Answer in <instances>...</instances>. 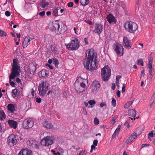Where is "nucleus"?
<instances>
[{
	"label": "nucleus",
	"instance_id": "obj_43",
	"mask_svg": "<svg viewBox=\"0 0 155 155\" xmlns=\"http://www.w3.org/2000/svg\"><path fill=\"white\" fill-rule=\"evenodd\" d=\"M86 153V151L85 150H84L83 151H81L79 153V155H85Z\"/></svg>",
	"mask_w": 155,
	"mask_h": 155
},
{
	"label": "nucleus",
	"instance_id": "obj_10",
	"mask_svg": "<svg viewBox=\"0 0 155 155\" xmlns=\"http://www.w3.org/2000/svg\"><path fill=\"white\" fill-rule=\"evenodd\" d=\"M34 125V122L30 119H25L23 123V127L25 129H28L32 127Z\"/></svg>",
	"mask_w": 155,
	"mask_h": 155
},
{
	"label": "nucleus",
	"instance_id": "obj_50",
	"mask_svg": "<svg viewBox=\"0 0 155 155\" xmlns=\"http://www.w3.org/2000/svg\"><path fill=\"white\" fill-rule=\"evenodd\" d=\"M83 110L82 111V113L84 115H87V112L86 109L84 107H83Z\"/></svg>",
	"mask_w": 155,
	"mask_h": 155
},
{
	"label": "nucleus",
	"instance_id": "obj_54",
	"mask_svg": "<svg viewBox=\"0 0 155 155\" xmlns=\"http://www.w3.org/2000/svg\"><path fill=\"white\" fill-rule=\"evenodd\" d=\"M51 152L54 153V154L55 155H60V153L58 152H57L56 153H55V151L54 150H52Z\"/></svg>",
	"mask_w": 155,
	"mask_h": 155
},
{
	"label": "nucleus",
	"instance_id": "obj_2",
	"mask_svg": "<svg viewBox=\"0 0 155 155\" xmlns=\"http://www.w3.org/2000/svg\"><path fill=\"white\" fill-rule=\"evenodd\" d=\"M50 28L57 35L63 34L67 30L66 26L61 21H57L52 22Z\"/></svg>",
	"mask_w": 155,
	"mask_h": 155
},
{
	"label": "nucleus",
	"instance_id": "obj_32",
	"mask_svg": "<svg viewBox=\"0 0 155 155\" xmlns=\"http://www.w3.org/2000/svg\"><path fill=\"white\" fill-rule=\"evenodd\" d=\"M148 135L151 137H155V131L154 130H152L148 134Z\"/></svg>",
	"mask_w": 155,
	"mask_h": 155
},
{
	"label": "nucleus",
	"instance_id": "obj_28",
	"mask_svg": "<svg viewBox=\"0 0 155 155\" xmlns=\"http://www.w3.org/2000/svg\"><path fill=\"white\" fill-rule=\"evenodd\" d=\"M50 48L52 54L55 55L57 54V51L55 49L54 47L53 46V45H51Z\"/></svg>",
	"mask_w": 155,
	"mask_h": 155
},
{
	"label": "nucleus",
	"instance_id": "obj_23",
	"mask_svg": "<svg viewBox=\"0 0 155 155\" xmlns=\"http://www.w3.org/2000/svg\"><path fill=\"white\" fill-rule=\"evenodd\" d=\"M129 115L130 116L135 117L136 115L135 110L133 109H131L128 111Z\"/></svg>",
	"mask_w": 155,
	"mask_h": 155
},
{
	"label": "nucleus",
	"instance_id": "obj_22",
	"mask_svg": "<svg viewBox=\"0 0 155 155\" xmlns=\"http://www.w3.org/2000/svg\"><path fill=\"white\" fill-rule=\"evenodd\" d=\"M12 93L13 94V95H12L13 97L14 98H15L17 96L19 95L20 91L18 89H15L12 90Z\"/></svg>",
	"mask_w": 155,
	"mask_h": 155
},
{
	"label": "nucleus",
	"instance_id": "obj_59",
	"mask_svg": "<svg viewBox=\"0 0 155 155\" xmlns=\"http://www.w3.org/2000/svg\"><path fill=\"white\" fill-rule=\"evenodd\" d=\"M15 80L18 83H20L21 82V80L18 78H17L15 79Z\"/></svg>",
	"mask_w": 155,
	"mask_h": 155
},
{
	"label": "nucleus",
	"instance_id": "obj_13",
	"mask_svg": "<svg viewBox=\"0 0 155 155\" xmlns=\"http://www.w3.org/2000/svg\"><path fill=\"white\" fill-rule=\"evenodd\" d=\"M95 33H97L99 35L101 33L103 29V25L100 24L96 23Z\"/></svg>",
	"mask_w": 155,
	"mask_h": 155
},
{
	"label": "nucleus",
	"instance_id": "obj_27",
	"mask_svg": "<svg viewBox=\"0 0 155 155\" xmlns=\"http://www.w3.org/2000/svg\"><path fill=\"white\" fill-rule=\"evenodd\" d=\"M18 67L17 65H13L12 68V71L14 72L19 73L18 72Z\"/></svg>",
	"mask_w": 155,
	"mask_h": 155
},
{
	"label": "nucleus",
	"instance_id": "obj_9",
	"mask_svg": "<svg viewBox=\"0 0 155 155\" xmlns=\"http://www.w3.org/2000/svg\"><path fill=\"white\" fill-rule=\"evenodd\" d=\"M113 48L115 51L116 52L118 55L119 56H121L123 55L122 53L123 49L122 45L118 43H115L113 45Z\"/></svg>",
	"mask_w": 155,
	"mask_h": 155
},
{
	"label": "nucleus",
	"instance_id": "obj_39",
	"mask_svg": "<svg viewBox=\"0 0 155 155\" xmlns=\"http://www.w3.org/2000/svg\"><path fill=\"white\" fill-rule=\"evenodd\" d=\"M116 100L114 98H112V104L114 107H115L116 106Z\"/></svg>",
	"mask_w": 155,
	"mask_h": 155
},
{
	"label": "nucleus",
	"instance_id": "obj_55",
	"mask_svg": "<svg viewBox=\"0 0 155 155\" xmlns=\"http://www.w3.org/2000/svg\"><path fill=\"white\" fill-rule=\"evenodd\" d=\"M98 141L97 140H94L93 141V144L96 146H97V144Z\"/></svg>",
	"mask_w": 155,
	"mask_h": 155
},
{
	"label": "nucleus",
	"instance_id": "obj_58",
	"mask_svg": "<svg viewBox=\"0 0 155 155\" xmlns=\"http://www.w3.org/2000/svg\"><path fill=\"white\" fill-rule=\"evenodd\" d=\"M141 78L143 77L145 75L144 70H142L141 71Z\"/></svg>",
	"mask_w": 155,
	"mask_h": 155
},
{
	"label": "nucleus",
	"instance_id": "obj_1",
	"mask_svg": "<svg viewBox=\"0 0 155 155\" xmlns=\"http://www.w3.org/2000/svg\"><path fill=\"white\" fill-rule=\"evenodd\" d=\"M85 54L86 58L84 61V67L87 70L93 71L97 64V54L93 49H91L87 50Z\"/></svg>",
	"mask_w": 155,
	"mask_h": 155
},
{
	"label": "nucleus",
	"instance_id": "obj_18",
	"mask_svg": "<svg viewBox=\"0 0 155 155\" xmlns=\"http://www.w3.org/2000/svg\"><path fill=\"white\" fill-rule=\"evenodd\" d=\"M8 123L10 126L14 129H16L17 127V124L16 121L9 120H8Z\"/></svg>",
	"mask_w": 155,
	"mask_h": 155
},
{
	"label": "nucleus",
	"instance_id": "obj_34",
	"mask_svg": "<svg viewBox=\"0 0 155 155\" xmlns=\"http://www.w3.org/2000/svg\"><path fill=\"white\" fill-rule=\"evenodd\" d=\"M137 64L138 65H140L142 66H143V60L142 59H139L137 60Z\"/></svg>",
	"mask_w": 155,
	"mask_h": 155
},
{
	"label": "nucleus",
	"instance_id": "obj_12",
	"mask_svg": "<svg viewBox=\"0 0 155 155\" xmlns=\"http://www.w3.org/2000/svg\"><path fill=\"white\" fill-rule=\"evenodd\" d=\"M123 45L127 49H130L131 48V46L130 40L126 37H124L123 38Z\"/></svg>",
	"mask_w": 155,
	"mask_h": 155
},
{
	"label": "nucleus",
	"instance_id": "obj_46",
	"mask_svg": "<svg viewBox=\"0 0 155 155\" xmlns=\"http://www.w3.org/2000/svg\"><path fill=\"white\" fill-rule=\"evenodd\" d=\"M147 67L149 68V69H152V63H149L147 64Z\"/></svg>",
	"mask_w": 155,
	"mask_h": 155
},
{
	"label": "nucleus",
	"instance_id": "obj_49",
	"mask_svg": "<svg viewBox=\"0 0 155 155\" xmlns=\"http://www.w3.org/2000/svg\"><path fill=\"white\" fill-rule=\"evenodd\" d=\"M74 5L73 3L72 2H70L68 4V7H71Z\"/></svg>",
	"mask_w": 155,
	"mask_h": 155
},
{
	"label": "nucleus",
	"instance_id": "obj_36",
	"mask_svg": "<svg viewBox=\"0 0 155 155\" xmlns=\"http://www.w3.org/2000/svg\"><path fill=\"white\" fill-rule=\"evenodd\" d=\"M88 103L90 105H92L93 104H95L96 102L94 100H91L88 101Z\"/></svg>",
	"mask_w": 155,
	"mask_h": 155
},
{
	"label": "nucleus",
	"instance_id": "obj_60",
	"mask_svg": "<svg viewBox=\"0 0 155 155\" xmlns=\"http://www.w3.org/2000/svg\"><path fill=\"white\" fill-rule=\"evenodd\" d=\"M45 65L46 66H48L49 68L51 69H53V66L50 65L49 64H45Z\"/></svg>",
	"mask_w": 155,
	"mask_h": 155
},
{
	"label": "nucleus",
	"instance_id": "obj_41",
	"mask_svg": "<svg viewBox=\"0 0 155 155\" xmlns=\"http://www.w3.org/2000/svg\"><path fill=\"white\" fill-rule=\"evenodd\" d=\"M0 114L2 115L3 118H5V114L2 110H0Z\"/></svg>",
	"mask_w": 155,
	"mask_h": 155
},
{
	"label": "nucleus",
	"instance_id": "obj_4",
	"mask_svg": "<svg viewBox=\"0 0 155 155\" xmlns=\"http://www.w3.org/2000/svg\"><path fill=\"white\" fill-rule=\"evenodd\" d=\"M111 70L108 66H105L101 70V75L102 80L107 81L111 75Z\"/></svg>",
	"mask_w": 155,
	"mask_h": 155
},
{
	"label": "nucleus",
	"instance_id": "obj_52",
	"mask_svg": "<svg viewBox=\"0 0 155 155\" xmlns=\"http://www.w3.org/2000/svg\"><path fill=\"white\" fill-rule=\"evenodd\" d=\"M36 101L38 103H41V99L40 98L37 97L36 99Z\"/></svg>",
	"mask_w": 155,
	"mask_h": 155
},
{
	"label": "nucleus",
	"instance_id": "obj_15",
	"mask_svg": "<svg viewBox=\"0 0 155 155\" xmlns=\"http://www.w3.org/2000/svg\"><path fill=\"white\" fill-rule=\"evenodd\" d=\"M30 39L31 40V39L30 38V37H25L24 38L23 43V48L26 47L27 45L30 44Z\"/></svg>",
	"mask_w": 155,
	"mask_h": 155
},
{
	"label": "nucleus",
	"instance_id": "obj_48",
	"mask_svg": "<svg viewBox=\"0 0 155 155\" xmlns=\"http://www.w3.org/2000/svg\"><path fill=\"white\" fill-rule=\"evenodd\" d=\"M45 11H42V12H40L38 13V14H39V15H40L42 17V16H44L45 15Z\"/></svg>",
	"mask_w": 155,
	"mask_h": 155
},
{
	"label": "nucleus",
	"instance_id": "obj_30",
	"mask_svg": "<svg viewBox=\"0 0 155 155\" xmlns=\"http://www.w3.org/2000/svg\"><path fill=\"white\" fill-rule=\"evenodd\" d=\"M53 64L55 65V66L57 67H58L59 62L58 59L55 58H53Z\"/></svg>",
	"mask_w": 155,
	"mask_h": 155
},
{
	"label": "nucleus",
	"instance_id": "obj_56",
	"mask_svg": "<svg viewBox=\"0 0 155 155\" xmlns=\"http://www.w3.org/2000/svg\"><path fill=\"white\" fill-rule=\"evenodd\" d=\"M5 14L7 16H9L10 15V12L8 11H6L5 12Z\"/></svg>",
	"mask_w": 155,
	"mask_h": 155
},
{
	"label": "nucleus",
	"instance_id": "obj_37",
	"mask_svg": "<svg viewBox=\"0 0 155 155\" xmlns=\"http://www.w3.org/2000/svg\"><path fill=\"white\" fill-rule=\"evenodd\" d=\"M130 119H128L127 121H126L124 123V124L125 126L128 127H129L130 126L129 124V123L130 122Z\"/></svg>",
	"mask_w": 155,
	"mask_h": 155
},
{
	"label": "nucleus",
	"instance_id": "obj_63",
	"mask_svg": "<svg viewBox=\"0 0 155 155\" xmlns=\"http://www.w3.org/2000/svg\"><path fill=\"white\" fill-rule=\"evenodd\" d=\"M115 122V119H112L110 121L111 124H112V125H113Z\"/></svg>",
	"mask_w": 155,
	"mask_h": 155
},
{
	"label": "nucleus",
	"instance_id": "obj_45",
	"mask_svg": "<svg viewBox=\"0 0 155 155\" xmlns=\"http://www.w3.org/2000/svg\"><path fill=\"white\" fill-rule=\"evenodd\" d=\"M121 127V126L120 125H119L117 127V128L115 132H116L117 133H118V132L120 130V129Z\"/></svg>",
	"mask_w": 155,
	"mask_h": 155
},
{
	"label": "nucleus",
	"instance_id": "obj_31",
	"mask_svg": "<svg viewBox=\"0 0 155 155\" xmlns=\"http://www.w3.org/2000/svg\"><path fill=\"white\" fill-rule=\"evenodd\" d=\"M59 9H58L56 8L52 12V15L54 16L55 17H57L58 16V10H59Z\"/></svg>",
	"mask_w": 155,
	"mask_h": 155
},
{
	"label": "nucleus",
	"instance_id": "obj_20",
	"mask_svg": "<svg viewBox=\"0 0 155 155\" xmlns=\"http://www.w3.org/2000/svg\"><path fill=\"white\" fill-rule=\"evenodd\" d=\"M48 74V73L45 70H42L40 71L38 73V75L40 78H44L46 77Z\"/></svg>",
	"mask_w": 155,
	"mask_h": 155
},
{
	"label": "nucleus",
	"instance_id": "obj_5",
	"mask_svg": "<svg viewBox=\"0 0 155 155\" xmlns=\"http://www.w3.org/2000/svg\"><path fill=\"white\" fill-rule=\"evenodd\" d=\"M79 42L76 38H75L74 40H72L70 43L66 45L67 48L70 50H77L79 48Z\"/></svg>",
	"mask_w": 155,
	"mask_h": 155
},
{
	"label": "nucleus",
	"instance_id": "obj_6",
	"mask_svg": "<svg viewBox=\"0 0 155 155\" xmlns=\"http://www.w3.org/2000/svg\"><path fill=\"white\" fill-rule=\"evenodd\" d=\"M54 140V138L52 136H47L42 139L41 143L43 146H48L52 144Z\"/></svg>",
	"mask_w": 155,
	"mask_h": 155
},
{
	"label": "nucleus",
	"instance_id": "obj_35",
	"mask_svg": "<svg viewBox=\"0 0 155 155\" xmlns=\"http://www.w3.org/2000/svg\"><path fill=\"white\" fill-rule=\"evenodd\" d=\"M94 122L95 125H97L99 123V120L98 118L96 117L94 119Z\"/></svg>",
	"mask_w": 155,
	"mask_h": 155
},
{
	"label": "nucleus",
	"instance_id": "obj_42",
	"mask_svg": "<svg viewBox=\"0 0 155 155\" xmlns=\"http://www.w3.org/2000/svg\"><path fill=\"white\" fill-rule=\"evenodd\" d=\"M18 60L17 59H14L13 60V65H17Z\"/></svg>",
	"mask_w": 155,
	"mask_h": 155
},
{
	"label": "nucleus",
	"instance_id": "obj_38",
	"mask_svg": "<svg viewBox=\"0 0 155 155\" xmlns=\"http://www.w3.org/2000/svg\"><path fill=\"white\" fill-rule=\"evenodd\" d=\"M25 149L21 150L19 152L18 155H25Z\"/></svg>",
	"mask_w": 155,
	"mask_h": 155
},
{
	"label": "nucleus",
	"instance_id": "obj_51",
	"mask_svg": "<svg viewBox=\"0 0 155 155\" xmlns=\"http://www.w3.org/2000/svg\"><path fill=\"white\" fill-rule=\"evenodd\" d=\"M106 103L104 102H102L100 104V106L101 107H103L104 106H106Z\"/></svg>",
	"mask_w": 155,
	"mask_h": 155
},
{
	"label": "nucleus",
	"instance_id": "obj_16",
	"mask_svg": "<svg viewBox=\"0 0 155 155\" xmlns=\"http://www.w3.org/2000/svg\"><path fill=\"white\" fill-rule=\"evenodd\" d=\"M16 106L15 104H9L7 106L8 110L12 113H13L16 110Z\"/></svg>",
	"mask_w": 155,
	"mask_h": 155
},
{
	"label": "nucleus",
	"instance_id": "obj_29",
	"mask_svg": "<svg viewBox=\"0 0 155 155\" xmlns=\"http://www.w3.org/2000/svg\"><path fill=\"white\" fill-rule=\"evenodd\" d=\"M133 101L127 102L124 105V107L128 108L133 103Z\"/></svg>",
	"mask_w": 155,
	"mask_h": 155
},
{
	"label": "nucleus",
	"instance_id": "obj_17",
	"mask_svg": "<svg viewBox=\"0 0 155 155\" xmlns=\"http://www.w3.org/2000/svg\"><path fill=\"white\" fill-rule=\"evenodd\" d=\"M92 86L94 90L97 91L100 87V85L98 81L95 80L92 82Z\"/></svg>",
	"mask_w": 155,
	"mask_h": 155
},
{
	"label": "nucleus",
	"instance_id": "obj_40",
	"mask_svg": "<svg viewBox=\"0 0 155 155\" xmlns=\"http://www.w3.org/2000/svg\"><path fill=\"white\" fill-rule=\"evenodd\" d=\"M6 35V33L4 31L1 30H0V36H5Z\"/></svg>",
	"mask_w": 155,
	"mask_h": 155
},
{
	"label": "nucleus",
	"instance_id": "obj_57",
	"mask_svg": "<svg viewBox=\"0 0 155 155\" xmlns=\"http://www.w3.org/2000/svg\"><path fill=\"white\" fill-rule=\"evenodd\" d=\"M117 94L118 97H120V91L118 90L117 92Z\"/></svg>",
	"mask_w": 155,
	"mask_h": 155
},
{
	"label": "nucleus",
	"instance_id": "obj_3",
	"mask_svg": "<svg viewBox=\"0 0 155 155\" xmlns=\"http://www.w3.org/2000/svg\"><path fill=\"white\" fill-rule=\"evenodd\" d=\"M124 28L127 31L132 33H134L138 28L136 23L130 21H127L125 22Z\"/></svg>",
	"mask_w": 155,
	"mask_h": 155
},
{
	"label": "nucleus",
	"instance_id": "obj_24",
	"mask_svg": "<svg viewBox=\"0 0 155 155\" xmlns=\"http://www.w3.org/2000/svg\"><path fill=\"white\" fill-rule=\"evenodd\" d=\"M48 5V3L47 2H45V0H42V1L40 3V6H41L42 8H45L46 6Z\"/></svg>",
	"mask_w": 155,
	"mask_h": 155
},
{
	"label": "nucleus",
	"instance_id": "obj_14",
	"mask_svg": "<svg viewBox=\"0 0 155 155\" xmlns=\"http://www.w3.org/2000/svg\"><path fill=\"white\" fill-rule=\"evenodd\" d=\"M138 135L136 133L134 132L127 139L126 143L128 144L137 138Z\"/></svg>",
	"mask_w": 155,
	"mask_h": 155
},
{
	"label": "nucleus",
	"instance_id": "obj_62",
	"mask_svg": "<svg viewBox=\"0 0 155 155\" xmlns=\"http://www.w3.org/2000/svg\"><path fill=\"white\" fill-rule=\"evenodd\" d=\"M152 70V69H149V74L152 77H153Z\"/></svg>",
	"mask_w": 155,
	"mask_h": 155
},
{
	"label": "nucleus",
	"instance_id": "obj_61",
	"mask_svg": "<svg viewBox=\"0 0 155 155\" xmlns=\"http://www.w3.org/2000/svg\"><path fill=\"white\" fill-rule=\"evenodd\" d=\"M80 86L83 88H84L85 87V84L83 82H82L80 83Z\"/></svg>",
	"mask_w": 155,
	"mask_h": 155
},
{
	"label": "nucleus",
	"instance_id": "obj_7",
	"mask_svg": "<svg viewBox=\"0 0 155 155\" xmlns=\"http://www.w3.org/2000/svg\"><path fill=\"white\" fill-rule=\"evenodd\" d=\"M48 86L46 82H42L40 84L38 87V90L40 94L43 96L46 94V92L48 90Z\"/></svg>",
	"mask_w": 155,
	"mask_h": 155
},
{
	"label": "nucleus",
	"instance_id": "obj_33",
	"mask_svg": "<svg viewBox=\"0 0 155 155\" xmlns=\"http://www.w3.org/2000/svg\"><path fill=\"white\" fill-rule=\"evenodd\" d=\"M25 155H32V152L31 150L28 149H25Z\"/></svg>",
	"mask_w": 155,
	"mask_h": 155
},
{
	"label": "nucleus",
	"instance_id": "obj_11",
	"mask_svg": "<svg viewBox=\"0 0 155 155\" xmlns=\"http://www.w3.org/2000/svg\"><path fill=\"white\" fill-rule=\"evenodd\" d=\"M28 144L31 148H39V144L38 142L35 141V140L30 139L28 142Z\"/></svg>",
	"mask_w": 155,
	"mask_h": 155
},
{
	"label": "nucleus",
	"instance_id": "obj_25",
	"mask_svg": "<svg viewBox=\"0 0 155 155\" xmlns=\"http://www.w3.org/2000/svg\"><path fill=\"white\" fill-rule=\"evenodd\" d=\"M18 73L15 72H14L12 71L11 73V75L9 76V79H14L16 77V74H17Z\"/></svg>",
	"mask_w": 155,
	"mask_h": 155
},
{
	"label": "nucleus",
	"instance_id": "obj_19",
	"mask_svg": "<svg viewBox=\"0 0 155 155\" xmlns=\"http://www.w3.org/2000/svg\"><path fill=\"white\" fill-rule=\"evenodd\" d=\"M106 18L110 23H111L115 21V18L111 14H109L107 15Z\"/></svg>",
	"mask_w": 155,
	"mask_h": 155
},
{
	"label": "nucleus",
	"instance_id": "obj_64",
	"mask_svg": "<svg viewBox=\"0 0 155 155\" xmlns=\"http://www.w3.org/2000/svg\"><path fill=\"white\" fill-rule=\"evenodd\" d=\"M118 134V133H117L115 131L112 135V138H114L115 137L117 134Z\"/></svg>",
	"mask_w": 155,
	"mask_h": 155
},
{
	"label": "nucleus",
	"instance_id": "obj_8",
	"mask_svg": "<svg viewBox=\"0 0 155 155\" xmlns=\"http://www.w3.org/2000/svg\"><path fill=\"white\" fill-rule=\"evenodd\" d=\"M18 137L17 135L12 134L8 136L7 142L8 144L11 146L16 144L17 142Z\"/></svg>",
	"mask_w": 155,
	"mask_h": 155
},
{
	"label": "nucleus",
	"instance_id": "obj_26",
	"mask_svg": "<svg viewBox=\"0 0 155 155\" xmlns=\"http://www.w3.org/2000/svg\"><path fill=\"white\" fill-rule=\"evenodd\" d=\"M81 4L84 6L88 5L89 3V0H80Z\"/></svg>",
	"mask_w": 155,
	"mask_h": 155
},
{
	"label": "nucleus",
	"instance_id": "obj_44",
	"mask_svg": "<svg viewBox=\"0 0 155 155\" xmlns=\"http://www.w3.org/2000/svg\"><path fill=\"white\" fill-rule=\"evenodd\" d=\"M125 87H126L125 84H123V87L122 88V92L124 93V92H125V90H126Z\"/></svg>",
	"mask_w": 155,
	"mask_h": 155
},
{
	"label": "nucleus",
	"instance_id": "obj_21",
	"mask_svg": "<svg viewBox=\"0 0 155 155\" xmlns=\"http://www.w3.org/2000/svg\"><path fill=\"white\" fill-rule=\"evenodd\" d=\"M43 126L48 129H52L53 128V125L48 121H45L44 122Z\"/></svg>",
	"mask_w": 155,
	"mask_h": 155
},
{
	"label": "nucleus",
	"instance_id": "obj_47",
	"mask_svg": "<svg viewBox=\"0 0 155 155\" xmlns=\"http://www.w3.org/2000/svg\"><path fill=\"white\" fill-rule=\"evenodd\" d=\"M9 83L11 85V86H12V87H15V83L13 81H11V79H9Z\"/></svg>",
	"mask_w": 155,
	"mask_h": 155
},
{
	"label": "nucleus",
	"instance_id": "obj_53",
	"mask_svg": "<svg viewBox=\"0 0 155 155\" xmlns=\"http://www.w3.org/2000/svg\"><path fill=\"white\" fill-rule=\"evenodd\" d=\"M116 85L117 86L118 88L119 89L120 87V86L119 85L120 84H119V81L116 80Z\"/></svg>",
	"mask_w": 155,
	"mask_h": 155
}]
</instances>
